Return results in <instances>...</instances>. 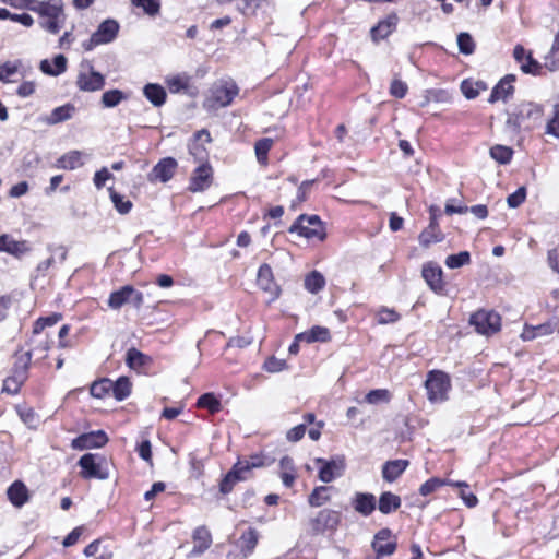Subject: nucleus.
<instances>
[{"label":"nucleus","instance_id":"nucleus-6","mask_svg":"<svg viewBox=\"0 0 559 559\" xmlns=\"http://www.w3.org/2000/svg\"><path fill=\"white\" fill-rule=\"evenodd\" d=\"M427 397L431 403H441L448 400L451 389V379L441 370H431L425 381Z\"/></svg>","mask_w":559,"mask_h":559},{"label":"nucleus","instance_id":"nucleus-8","mask_svg":"<svg viewBox=\"0 0 559 559\" xmlns=\"http://www.w3.org/2000/svg\"><path fill=\"white\" fill-rule=\"evenodd\" d=\"M469 324L477 333L489 336L500 330L501 318L496 311L481 309L471 316Z\"/></svg>","mask_w":559,"mask_h":559},{"label":"nucleus","instance_id":"nucleus-3","mask_svg":"<svg viewBox=\"0 0 559 559\" xmlns=\"http://www.w3.org/2000/svg\"><path fill=\"white\" fill-rule=\"evenodd\" d=\"M238 92L239 88L234 81H219L211 87L204 107L209 110L226 107L231 104Z\"/></svg>","mask_w":559,"mask_h":559},{"label":"nucleus","instance_id":"nucleus-63","mask_svg":"<svg viewBox=\"0 0 559 559\" xmlns=\"http://www.w3.org/2000/svg\"><path fill=\"white\" fill-rule=\"evenodd\" d=\"M546 133L559 138V104L555 105L554 117L546 126Z\"/></svg>","mask_w":559,"mask_h":559},{"label":"nucleus","instance_id":"nucleus-28","mask_svg":"<svg viewBox=\"0 0 559 559\" xmlns=\"http://www.w3.org/2000/svg\"><path fill=\"white\" fill-rule=\"evenodd\" d=\"M409 462L407 460H393L388 461L382 467V477L389 483L396 480L404 471L408 467Z\"/></svg>","mask_w":559,"mask_h":559},{"label":"nucleus","instance_id":"nucleus-60","mask_svg":"<svg viewBox=\"0 0 559 559\" xmlns=\"http://www.w3.org/2000/svg\"><path fill=\"white\" fill-rule=\"evenodd\" d=\"M400 314L390 308L382 307L377 313V320L379 324L394 323L400 320Z\"/></svg>","mask_w":559,"mask_h":559},{"label":"nucleus","instance_id":"nucleus-11","mask_svg":"<svg viewBox=\"0 0 559 559\" xmlns=\"http://www.w3.org/2000/svg\"><path fill=\"white\" fill-rule=\"evenodd\" d=\"M76 86L83 92L100 91L105 86V76L97 72L91 63L82 66L76 78Z\"/></svg>","mask_w":559,"mask_h":559},{"label":"nucleus","instance_id":"nucleus-9","mask_svg":"<svg viewBox=\"0 0 559 559\" xmlns=\"http://www.w3.org/2000/svg\"><path fill=\"white\" fill-rule=\"evenodd\" d=\"M119 32V24L116 20L107 19L99 24L91 38L83 43L86 51L93 50L96 46L114 41Z\"/></svg>","mask_w":559,"mask_h":559},{"label":"nucleus","instance_id":"nucleus-20","mask_svg":"<svg viewBox=\"0 0 559 559\" xmlns=\"http://www.w3.org/2000/svg\"><path fill=\"white\" fill-rule=\"evenodd\" d=\"M515 81L514 74H508L502 78L498 84L492 88L489 103H496L498 100L507 102L510 96L514 93L513 82Z\"/></svg>","mask_w":559,"mask_h":559},{"label":"nucleus","instance_id":"nucleus-17","mask_svg":"<svg viewBox=\"0 0 559 559\" xmlns=\"http://www.w3.org/2000/svg\"><path fill=\"white\" fill-rule=\"evenodd\" d=\"M257 283L261 289L272 296V300L280 297L281 289L274 282L273 272L269 264L264 263L259 267Z\"/></svg>","mask_w":559,"mask_h":559},{"label":"nucleus","instance_id":"nucleus-39","mask_svg":"<svg viewBox=\"0 0 559 559\" xmlns=\"http://www.w3.org/2000/svg\"><path fill=\"white\" fill-rule=\"evenodd\" d=\"M203 140L205 142H211L210 132L207 130H205V129H202V130L198 131L194 134L193 142L189 144V152H190V154L193 155L199 160L204 159L205 156H206L205 148L198 143L199 141H203Z\"/></svg>","mask_w":559,"mask_h":559},{"label":"nucleus","instance_id":"nucleus-29","mask_svg":"<svg viewBox=\"0 0 559 559\" xmlns=\"http://www.w3.org/2000/svg\"><path fill=\"white\" fill-rule=\"evenodd\" d=\"M194 546L191 555H200L212 545V535L205 526H199L193 531L192 535Z\"/></svg>","mask_w":559,"mask_h":559},{"label":"nucleus","instance_id":"nucleus-48","mask_svg":"<svg viewBox=\"0 0 559 559\" xmlns=\"http://www.w3.org/2000/svg\"><path fill=\"white\" fill-rule=\"evenodd\" d=\"M170 93H179L188 90L190 85V78L187 74H177L166 80Z\"/></svg>","mask_w":559,"mask_h":559},{"label":"nucleus","instance_id":"nucleus-45","mask_svg":"<svg viewBox=\"0 0 559 559\" xmlns=\"http://www.w3.org/2000/svg\"><path fill=\"white\" fill-rule=\"evenodd\" d=\"M324 285V276L318 271H312L305 278V288L311 294H317L323 289Z\"/></svg>","mask_w":559,"mask_h":559},{"label":"nucleus","instance_id":"nucleus-40","mask_svg":"<svg viewBox=\"0 0 559 559\" xmlns=\"http://www.w3.org/2000/svg\"><path fill=\"white\" fill-rule=\"evenodd\" d=\"M131 285L122 286L120 289L112 292L108 298V307L112 310H119L123 305L129 302V293Z\"/></svg>","mask_w":559,"mask_h":559},{"label":"nucleus","instance_id":"nucleus-25","mask_svg":"<svg viewBox=\"0 0 559 559\" xmlns=\"http://www.w3.org/2000/svg\"><path fill=\"white\" fill-rule=\"evenodd\" d=\"M84 154L81 151L73 150L61 155L56 163V167L66 170H73L84 165Z\"/></svg>","mask_w":559,"mask_h":559},{"label":"nucleus","instance_id":"nucleus-16","mask_svg":"<svg viewBox=\"0 0 559 559\" xmlns=\"http://www.w3.org/2000/svg\"><path fill=\"white\" fill-rule=\"evenodd\" d=\"M107 441L108 438L106 433L103 430H98L80 435L72 440L71 447L74 450L102 448L107 443Z\"/></svg>","mask_w":559,"mask_h":559},{"label":"nucleus","instance_id":"nucleus-34","mask_svg":"<svg viewBox=\"0 0 559 559\" xmlns=\"http://www.w3.org/2000/svg\"><path fill=\"white\" fill-rule=\"evenodd\" d=\"M74 111L75 108L72 104H66L63 106L56 107L45 121L47 124L53 126L71 119Z\"/></svg>","mask_w":559,"mask_h":559},{"label":"nucleus","instance_id":"nucleus-15","mask_svg":"<svg viewBox=\"0 0 559 559\" xmlns=\"http://www.w3.org/2000/svg\"><path fill=\"white\" fill-rule=\"evenodd\" d=\"M212 181L213 169L210 164L203 163L194 169L190 178L189 190L191 192H203L210 188Z\"/></svg>","mask_w":559,"mask_h":559},{"label":"nucleus","instance_id":"nucleus-35","mask_svg":"<svg viewBox=\"0 0 559 559\" xmlns=\"http://www.w3.org/2000/svg\"><path fill=\"white\" fill-rule=\"evenodd\" d=\"M330 338V332L326 328L316 325L307 332L296 335V341H305L310 344L313 342H326Z\"/></svg>","mask_w":559,"mask_h":559},{"label":"nucleus","instance_id":"nucleus-44","mask_svg":"<svg viewBox=\"0 0 559 559\" xmlns=\"http://www.w3.org/2000/svg\"><path fill=\"white\" fill-rule=\"evenodd\" d=\"M197 406L207 409L211 414H216L222 408L221 401L214 395V393L202 394L197 401Z\"/></svg>","mask_w":559,"mask_h":559},{"label":"nucleus","instance_id":"nucleus-52","mask_svg":"<svg viewBox=\"0 0 559 559\" xmlns=\"http://www.w3.org/2000/svg\"><path fill=\"white\" fill-rule=\"evenodd\" d=\"M131 4L141 8L150 16H155L160 12L159 0H131Z\"/></svg>","mask_w":559,"mask_h":559},{"label":"nucleus","instance_id":"nucleus-12","mask_svg":"<svg viewBox=\"0 0 559 559\" xmlns=\"http://www.w3.org/2000/svg\"><path fill=\"white\" fill-rule=\"evenodd\" d=\"M317 463L321 464L318 478L322 483H331L344 474L346 464L343 456H336L331 460L317 459Z\"/></svg>","mask_w":559,"mask_h":559},{"label":"nucleus","instance_id":"nucleus-23","mask_svg":"<svg viewBox=\"0 0 559 559\" xmlns=\"http://www.w3.org/2000/svg\"><path fill=\"white\" fill-rule=\"evenodd\" d=\"M7 496L15 508H22L29 500L28 489L21 480H15L9 486Z\"/></svg>","mask_w":559,"mask_h":559},{"label":"nucleus","instance_id":"nucleus-64","mask_svg":"<svg viewBox=\"0 0 559 559\" xmlns=\"http://www.w3.org/2000/svg\"><path fill=\"white\" fill-rule=\"evenodd\" d=\"M407 90V84L399 79L391 82L390 94L396 98H404Z\"/></svg>","mask_w":559,"mask_h":559},{"label":"nucleus","instance_id":"nucleus-22","mask_svg":"<svg viewBox=\"0 0 559 559\" xmlns=\"http://www.w3.org/2000/svg\"><path fill=\"white\" fill-rule=\"evenodd\" d=\"M31 248L25 240L16 241L9 235L0 236V252H7L15 258H21L29 252Z\"/></svg>","mask_w":559,"mask_h":559},{"label":"nucleus","instance_id":"nucleus-27","mask_svg":"<svg viewBox=\"0 0 559 559\" xmlns=\"http://www.w3.org/2000/svg\"><path fill=\"white\" fill-rule=\"evenodd\" d=\"M32 360V352H26L16 357L12 372L9 377L17 380V382H24L28 378V369Z\"/></svg>","mask_w":559,"mask_h":559},{"label":"nucleus","instance_id":"nucleus-19","mask_svg":"<svg viewBox=\"0 0 559 559\" xmlns=\"http://www.w3.org/2000/svg\"><path fill=\"white\" fill-rule=\"evenodd\" d=\"M513 57L524 73L537 74L540 70V64L536 61L531 52H527L523 46L516 45L513 50Z\"/></svg>","mask_w":559,"mask_h":559},{"label":"nucleus","instance_id":"nucleus-4","mask_svg":"<svg viewBox=\"0 0 559 559\" xmlns=\"http://www.w3.org/2000/svg\"><path fill=\"white\" fill-rule=\"evenodd\" d=\"M342 522V513L333 509H322L308 521L311 536L323 535L326 532L335 533Z\"/></svg>","mask_w":559,"mask_h":559},{"label":"nucleus","instance_id":"nucleus-31","mask_svg":"<svg viewBox=\"0 0 559 559\" xmlns=\"http://www.w3.org/2000/svg\"><path fill=\"white\" fill-rule=\"evenodd\" d=\"M143 95L154 107L163 106L167 98L165 88L157 83H147L144 85Z\"/></svg>","mask_w":559,"mask_h":559},{"label":"nucleus","instance_id":"nucleus-21","mask_svg":"<svg viewBox=\"0 0 559 559\" xmlns=\"http://www.w3.org/2000/svg\"><path fill=\"white\" fill-rule=\"evenodd\" d=\"M352 506L359 514L369 516L377 508L376 497L369 492H356L352 498Z\"/></svg>","mask_w":559,"mask_h":559},{"label":"nucleus","instance_id":"nucleus-41","mask_svg":"<svg viewBox=\"0 0 559 559\" xmlns=\"http://www.w3.org/2000/svg\"><path fill=\"white\" fill-rule=\"evenodd\" d=\"M243 475L251 477V471L264 466V456L260 454H253L246 459H239L236 463Z\"/></svg>","mask_w":559,"mask_h":559},{"label":"nucleus","instance_id":"nucleus-59","mask_svg":"<svg viewBox=\"0 0 559 559\" xmlns=\"http://www.w3.org/2000/svg\"><path fill=\"white\" fill-rule=\"evenodd\" d=\"M459 50L463 55H472L475 50V43L473 37L468 33H460L457 35Z\"/></svg>","mask_w":559,"mask_h":559},{"label":"nucleus","instance_id":"nucleus-53","mask_svg":"<svg viewBox=\"0 0 559 559\" xmlns=\"http://www.w3.org/2000/svg\"><path fill=\"white\" fill-rule=\"evenodd\" d=\"M112 388V381L109 379H102L99 381H95L90 389L91 395L96 399L105 397Z\"/></svg>","mask_w":559,"mask_h":559},{"label":"nucleus","instance_id":"nucleus-2","mask_svg":"<svg viewBox=\"0 0 559 559\" xmlns=\"http://www.w3.org/2000/svg\"><path fill=\"white\" fill-rule=\"evenodd\" d=\"M37 14L39 16V26L52 35L61 31L67 20L62 0L44 1Z\"/></svg>","mask_w":559,"mask_h":559},{"label":"nucleus","instance_id":"nucleus-51","mask_svg":"<svg viewBox=\"0 0 559 559\" xmlns=\"http://www.w3.org/2000/svg\"><path fill=\"white\" fill-rule=\"evenodd\" d=\"M512 148L504 145H495L490 148V156L499 164H509L512 159Z\"/></svg>","mask_w":559,"mask_h":559},{"label":"nucleus","instance_id":"nucleus-18","mask_svg":"<svg viewBox=\"0 0 559 559\" xmlns=\"http://www.w3.org/2000/svg\"><path fill=\"white\" fill-rule=\"evenodd\" d=\"M390 528L380 530L372 540V548L377 552L378 558L391 556L396 550V542H386L391 538Z\"/></svg>","mask_w":559,"mask_h":559},{"label":"nucleus","instance_id":"nucleus-7","mask_svg":"<svg viewBox=\"0 0 559 559\" xmlns=\"http://www.w3.org/2000/svg\"><path fill=\"white\" fill-rule=\"evenodd\" d=\"M105 459L99 454L85 453L78 462L81 467L80 475L84 479H107L109 472L104 467Z\"/></svg>","mask_w":559,"mask_h":559},{"label":"nucleus","instance_id":"nucleus-36","mask_svg":"<svg viewBox=\"0 0 559 559\" xmlns=\"http://www.w3.org/2000/svg\"><path fill=\"white\" fill-rule=\"evenodd\" d=\"M401 507V498L391 491H384L379 498V511L383 514H390Z\"/></svg>","mask_w":559,"mask_h":559},{"label":"nucleus","instance_id":"nucleus-1","mask_svg":"<svg viewBox=\"0 0 559 559\" xmlns=\"http://www.w3.org/2000/svg\"><path fill=\"white\" fill-rule=\"evenodd\" d=\"M506 131L511 135L532 131L542 120L544 108L542 105L526 102L519 104L507 114Z\"/></svg>","mask_w":559,"mask_h":559},{"label":"nucleus","instance_id":"nucleus-58","mask_svg":"<svg viewBox=\"0 0 559 559\" xmlns=\"http://www.w3.org/2000/svg\"><path fill=\"white\" fill-rule=\"evenodd\" d=\"M60 313H52L48 317H40L36 320L33 328L34 334H39L45 328L52 326L61 320Z\"/></svg>","mask_w":559,"mask_h":559},{"label":"nucleus","instance_id":"nucleus-47","mask_svg":"<svg viewBox=\"0 0 559 559\" xmlns=\"http://www.w3.org/2000/svg\"><path fill=\"white\" fill-rule=\"evenodd\" d=\"M545 67L550 71L559 70V32L554 38L550 51L545 57Z\"/></svg>","mask_w":559,"mask_h":559},{"label":"nucleus","instance_id":"nucleus-24","mask_svg":"<svg viewBox=\"0 0 559 559\" xmlns=\"http://www.w3.org/2000/svg\"><path fill=\"white\" fill-rule=\"evenodd\" d=\"M555 331H559L558 323L556 321H547L535 326L525 325L521 336L524 341H532L536 337L550 335Z\"/></svg>","mask_w":559,"mask_h":559},{"label":"nucleus","instance_id":"nucleus-62","mask_svg":"<svg viewBox=\"0 0 559 559\" xmlns=\"http://www.w3.org/2000/svg\"><path fill=\"white\" fill-rule=\"evenodd\" d=\"M263 368L267 372H280L286 368V361L272 356L265 360Z\"/></svg>","mask_w":559,"mask_h":559},{"label":"nucleus","instance_id":"nucleus-49","mask_svg":"<svg viewBox=\"0 0 559 559\" xmlns=\"http://www.w3.org/2000/svg\"><path fill=\"white\" fill-rule=\"evenodd\" d=\"M127 96L120 90L114 88L106 91L102 95V104L105 108H112L119 105Z\"/></svg>","mask_w":559,"mask_h":559},{"label":"nucleus","instance_id":"nucleus-42","mask_svg":"<svg viewBox=\"0 0 559 559\" xmlns=\"http://www.w3.org/2000/svg\"><path fill=\"white\" fill-rule=\"evenodd\" d=\"M485 90H487V85L483 81L464 80L461 83V91L467 99L476 98Z\"/></svg>","mask_w":559,"mask_h":559},{"label":"nucleus","instance_id":"nucleus-55","mask_svg":"<svg viewBox=\"0 0 559 559\" xmlns=\"http://www.w3.org/2000/svg\"><path fill=\"white\" fill-rule=\"evenodd\" d=\"M390 400L391 393L386 389L371 390L365 396V401L369 404L388 403Z\"/></svg>","mask_w":559,"mask_h":559},{"label":"nucleus","instance_id":"nucleus-32","mask_svg":"<svg viewBox=\"0 0 559 559\" xmlns=\"http://www.w3.org/2000/svg\"><path fill=\"white\" fill-rule=\"evenodd\" d=\"M247 479H249V475H243V473H241L239 469V466L234 464L231 469L222 479L219 484V490L222 493L227 495L233 490L234 486L238 481H245Z\"/></svg>","mask_w":559,"mask_h":559},{"label":"nucleus","instance_id":"nucleus-61","mask_svg":"<svg viewBox=\"0 0 559 559\" xmlns=\"http://www.w3.org/2000/svg\"><path fill=\"white\" fill-rule=\"evenodd\" d=\"M525 198H526V189H525V187H520L519 189H516L513 193H511L507 198V203H508L509 207L515 209V207L520 206L525 201Z\"/></svg>","mask_w":559,"mask_h":559},{"label":"nucleus","instance_id":"nucleus-14","mask_svg":"<svg viewBox=\"0 0 559 559\" xmlns=\"http://www.w3.org/2000/svg\"><path fill=\"white\" fill-rule=\"evenodd\" d=\"M178 167V163L173 157L162 158L148 173L147 179L150 182H167L169 181Z\"/></svg>","mask_w":559,"mask_h":559},{"label":"nucleus","instance_id":"nucleus-43","mask_svg":"<svg viewBox=\"0 0 559 559\" xmlns=\"http://www.w3.org/2000/svg\"><path fill=\"white\" fill-rule=\"evenodd\" d=\"M111 392L117 401L126 400L131 393V382L127 377H120L112 382Z\"/></svg>","mask_w":559,"mask_h":559},{"label":"nucleus","instance_id":"nucleus-38","mask_svg":"<svg viewBox=\"0 0 559 559\" xmlns=\"http://www.w3.org/2000/svg\"><path fill=\"white\" fill-rule=\"evenodd\" d=\"M332 487L329 486H317L313 488L311 493L308 496V503L312 508H320L323 504L330 502V491Z\"/></svg>","mask_w":559,"mask_h":559},{"label":"nucleus","instance_id":"nucleus-26","mask_svg":"<svg viewBox=\"0 0 559 559\" xmlns=\"http://www.w3.org/2000/svg\"><path fill=\"white\" fill-rule=\"evenodd\" d=\"M126 364L130 369L142 372L152 364V358L132 347L126 354Z\"/></svg>","mask_w":559,"mask_h":559},{"label":"nucleus","instance_id":"nucleus-46","mask_svg":"<svg viewBox=\"0 0 559 559\" xmlns=\"http://www.w3.org/2000/svg\"><path fill=\"white\" fill-rule=\"evenodd\" d=\"M21 67V60L7 61L3 64H0V82H13L14 80L12 79V76H14L19 72Z\"/></svg>","mask_w":559,"mask_h":559},{"label":"nucleus","instance_id":"nucleus-13","mask_svg":"<svg viewBox=\"0 0 559 559\" xmlns=\"http://www.w3.org/2000/svg\"><path fill=\"white\" fill-rule=\"evenodd\" d=\"M421 276L432 292L439 295L444 294L445 284L441 266L435 262H427L423 265Z\"/></svg>","mask_w":559,"mask_h":559},{"label":"nucleus","instance_id":"nucleus-37","mask_svg":"<svg viewBox=\"0 0 559 559\" xmlns=\"http://www.w3.org/2000/svg\"><path fill=\"white\" fill-rule=\"evenodd\" d=\"M399 17L395 13L389 15L384 21H381L377 26L372 27L371 34L374 38L388 37L396 27Z\"/></svg>","mask_w":559,"mask_h":559},{"label":"nucleus","instance_id":"nucleus-30","mask_svg":"<svg viewBox=\"0 0 559 559\" xmlns=\"http://www.w3.org/2000/svg\"><path fill=\"white\" fill-rule=\"evenodd\" d=\"M39 69L43 73L51 76H58L67 70V58L63 55H57L50 62L44 59L39 63Z\"/></svg>","mask_w":559,"mask_h":559},{"label":"nucleus","instance_id":"nucleus-50","mask_svg":"<svg viewBox=\"0 0 559 559\" xmlns=\"http://www.w3.org/2000/svg\"><path fill=\"white\" fill-rule=\"evenodd\" d=\"M273 146V140L263 138L257 141L254 145L255 156L260 164L265 165L267 163V154Z\"/></svg>","mask_w":559,"mask_h":559},{"label":"nucleus","instance_id":"nucleus-57","mask_svg":"<svg viewBox=\"0 0 559 559\" xmlns=\"http://www.w3.org/2000/svg\"><path fill=\"white\" fill-rule=\"evenodd\" d=\"M241 548L246 552H251L258 544V532L249 528L240 537Z\"/></svg>","mask_w":559,"mask_h":559},{"label":"nucleus","instance_id":"nucleus-54","mask_svg":"<svg viewBox=\"0 0 559 559\" xmlns=\"http://www.w3.org/2000/svg\"><path fill=\"white\" fill-rule=\"evenodd\" d=\"M110 199L120 214H128L132 209V202L119 194L115 190L110 189Z\"/></svg>","mask_w":559,"mask_h":559},{"label":"nucleus","instance_id":"nucleus-33","mask_svg":"<svg viewBox=\"0 0 559 559\" xmlns=\"http://www.w3.org/2000/svg\"><path fill=\"white\" fill-rule=\"evenodd\" d=\"M444 485L455 486L460 488H466L468 485L465 481H452L449 479H441L438 477H432L428 480H426L419 488V492L423 496H428L432 492H435L437 489Z\"/></svg>","mask_w":559,"mask_h":559},{"label":"nucleus","instance_id":"nucleus-56","mask_svg":"<svg viewBox=\"0 0 559 559\" xmlns=\"http://www.w3.org/2000/svg\"><path fill=\"white\" fill-rule=\"evenodd\" d=\"M471 262V254L467 251H461L457 254H451L445 259V265L449 269H459Z\"/></svg>","mask_w":559,"mask_h":559},{"label":"nucleus","instance_id":"nucleus-5","mask_svg":"<svg viewBox=\"0 0 559 559\" xmlns=\"http://www.w3.org/2000/svg\"><path fill=\"white\" fill-rule=\"evenodd\" d=\"M288 231L310 240L317 239L322 241L326 236L324 224L318 215H299L288 228Z\"/></svg>","mask_w":559,"mask_h":559},{"label":"nucleus","instance_id":"nucleus-10","mask_svg":"<svg viewBox=\"0 0 559 559\" xmlns=\"http://www.w3.org/2000/svg\"><path fill=\"white\" fill-rule=\"evenodd\" d=\"M441 211L439 206L431 205L429 207V225L420 233L418 240L420 246L429 247L431 243L441 242L443 240V234L439 228V217Z\"/></svg>","mask_w":559,"mask_h":559}]
</instances>
